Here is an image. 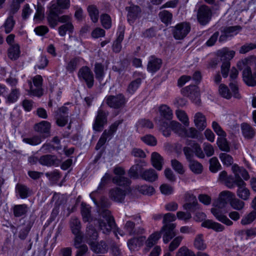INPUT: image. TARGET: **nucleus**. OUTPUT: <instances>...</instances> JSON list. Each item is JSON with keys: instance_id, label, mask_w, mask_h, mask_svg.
Masks as SVG:
<instances>
[{"instance_id": "obj_1", "label": "nucleus", "mask_w": 256, "mask_h": 256, "mask_svg": "<svg viewBox=\"0 0 256 256\" xmlns=\"http://www.w3.org/2000/svg\"><path fill=\"white\" fill-rule=\"evenodd\" d=\"M100 219L98 220L99 228L103 233H109L116 226L114 218L111 215L110 212L107 209L102 210L100 212Z\"/></svg>"}, {"instance_id": "obj_2", "label": "nucleus", "mask_w": 256, "mask_h": 256, "mask_svg": "<svg viewBox=\"0 0 256 256\" xmlns=\"http://www.w3.org/2000/svg\"><path fill=\"white\" fill-rule=\"evenodd\" d=\"M108 112L102 109V106L98 110L96 116L93 124V129L96 132H101L108 122Z\"/></svg>"}, {"instance_id": "obj_3", "label": "nucleus", "mask_w": 256, "mask_h": 256, "mask_svg": "<svg viewBox=\"0 0 256 256\" xmlns=\"http://www.w3.org/2000/svg\"><path fill=\"white\" fill-rule=\"evenodd\" d=\"M42 78L40 75H36L32 78L34 85L31 81H28L30 90L28 94L30 96L40 97L43 94V90L42 88Z\"/></svg>"}, {"instance_id": "obj_4", "label": "nucleus", "mask_w": 256, "mask_h": 256, "mask_svg": "<svg viewBox=\"0 0 256 256\" xmlns=\"http://www.w3.org/2000/svg\"><path fill=\"white\" fill-rule=\"evenodd\" d=\"M196 16L199 24L202 26H205L212 18V10L209 6L202 5L198 8Z\"/></svg>"}, {"instance_id": "obj_5", "label": "nucleus", "mask_w": 256, "mask_h": 256, "mask_svg": "<svg viewBox=\"0 0 256 256\" xmlns=\"http://www.w3.org/2000/svg\"><path fill=\"white\" fill-rule=\"evenodd\" d=\"M78 77L84 80L88 88H91L94 84V76L91 70L87 66L82 67L78 70Z\"/></svg>"}, {"instance_id": "obj_6", "label": "nucleus", "mask_w": 256, "mask_h": 256, "mask_svg": "<svg viewBox=\"0 0 256 256\" xmlns=\"http://www.w3.org/2000/svg\"><path fill=\"white\" fill-rule=\"evenodd\" d=\"M190 25L186 22H180L172 28V34L176 40L184 38L190 32Z\"/></svg>"}, {"instance_id": "obj_7", "label": "nucleus", "mask_w": 256, "mask_h": 256, "mask_svg": "<svg viewBox=\"0 0 256 256\" xmlns=\"http://www.w3.org/2000/svg\"><path fill=\"white\" fill-rule=\"evenodd\" d=\"M172 124L174 128L177 130V133L181 136L188 137L192 138H196L198 137V131L194 128H190L188 129L182 126L178 122H172Z\"/></svg>"}, {"instance_id": "obj_8", "label": "nucleus", "mask_w": 256, "mask_h": 256, "mask_svg": "<svg viewBox=\"0 0 256 256\" xmlns=\"http://www.w3.org/2000/svg\"><path fill=\"white\" fill-rule=\"evenodd\" d=\"M128 191L130 192L131 190L128 188L122 190L118 187H114L109 190L108 196L111 200L116 202L122 203L124 202Z\"/></svg>"}, {"instance_id": "obj_9", "label": "nucleus", "mask_w": 256, "mask_h": 256, "mask_svg": "<svg viewBox=\"0 0 256 256\" xmlns=\"http://www.w3.org/2000/svg\"><path fill=\"white\" fill-rule=\"evenodd\" d=\"M176 224H164L158 232H160V236L162 234L163 242L168 244L172 238L176 236Z\"/></svg>"}, {"instance_id": "obj_10", "label": "nucleus", "mask_w": 256, "mask_h": 256, "mask_svg": "<svg viewBox=\"0 0 256 256\" xmlns=\"http://www.w3.org/2000/svg\"><path fill=\"white\" fill-rule=\"evenodd\" d=\"M183 94L188 97L194 103L199 104L200 102L198 88L196 85L189 86L182 90Z\"/></svg>"}, {"instance_id": "obj_11", "label": "nucleus", "mask_w": 256, "mask_h": 256, "mask_svg": "<svg viewBox=\"0 0 256 256\" xmlns=\"http://www.w3.org/2000/svg\"><path fill=\"white\" fill-rule=\"evenodd\" d=\"M106 104L112 108H119L124 106L126 103V99L122 94H118L116 96H109L104 100Z\"/></svg>"}, {"instance_id": "obj_12", "label": "nucleus", "mask_w": 256, "mask_h": 256, "mask_svg": "<svg viewBox=\"0 0 256 256\" xmlns=\"http://www.w3.org/2000/svg\"><path fill=\"white\" fill-rule=\"evenodd\" d=\"M56 124L60 126H64L68 120V109L62 106L54 112Z\"/></svg>"}, {"instance_id": "obj_13", "label": "nucleus", "mask_w": 256, "mask_h": 256, "mask_svg": "<svg viewBox=\"0 0 256 256\" xmlns=\"http://www.w3.org/2000/svg\"><path fill=\"white\" fill-rule=\"evenodd\" d=\"M234 196V194L230 191H222L219 195L216 206L218 208H222L228 202H230Z\"/></svg>"}, {"instance_id": "obj_14", "label": "nucleus", "mask_w": 256, "mask_h": 256, "mask_svg": "<svg viewBox=\"0 0 256 256\" xmlns=\"http://www.w3.org/2000/svg\"><path fill=\"white\" fill-rule=\"evenodd\" d=\"M156 124L158 126L160 130L162 132L163 135L165 136H168L170 135L171 130H172L177 133V130L174 128V126L172 124V122H169L164 120L155 119Z\"/></svg>"}, {"instance_id": "obj_15", "label": "nucleus", "mask_w": 256, "mask_h": 256, "mask_svg": "<svg viewBox=\"0 0 256 256\" xmlns=\"http://www.w3.org/2000/svg\"><path fill=\"white\" fill-rule=\"evenodd\" d=\"M236 186L238 196L244 200H248L250 193V190L246 187V183L243 180H240L237 182Z\"/></svg>"}, {"instance_id": "obj_16", "label": "nucleus", "mask_w": 256, "mask_h": 256, "mask_svg": "<svg viewBox=\"0 0 256 256\" xmlns=\"http://www.w3.org/2000/svg\"><path fill=\"white\" fill-rule=\"evenodd\" d=\"M50 124L47 121H42L34 126V130L41 134L43 138L50 136Z\"/></svg>"}, {"instance_id": "obj_17", "label": "nucleus", "mask_w": 256, "mask_h": 256, "mask_svg": "<svg viewBox=\"0 0 256 256\" xmlns=\"http://www.w3.org/2000/svg\"><path fill=\"white\" fill-rule=\"evenodd\" d=\"M62 13L56 7L50 6L49 12L46 17L48 24L51 28H54L58 24V14Z\"/></svg>"}, {"instance_id": "obj_18", "label": "nucleus", "mask_w": 256, "mask_h": 256, "mask_svg": "<svg viewBox=\"0 0 256 256\" xmlns=\"http://www.w3.org/2000/svg\"><path fill=\"white\" fill-rule=\"evenodd\" d=\"M251 207L253 210L241 220L240 223L243 226L250 224L256 219V196L252 201Z\"/></svg>"}, {"instance_id": "obj_19", "label": "nucleus", "mask_w": 256, "mask_h": 256, "mask_svg": "<svg viewBox=\"0 0 256 256\" xmlns=\"http://www.w3.org/2000/svg\"><path fill=\"white\" fill-rule=\"evenodd\" d=\"M39 162L42 166H58L60 161L56 156L46 154L40 157Z\"/></svg>"}, {"instance_id": "obj_20", "label": "nucleus", "mask_w": 256, "mask_h": 256, "mask_svg": "<svg viewBox=\"0 0 256 256\" xmlns=\"http://www.w3.org/2000/svg\"><path fill=\"white\" fill-rule=\"evenodd\" d=\"M242 78L244 82L248 86H256L255 72L252 74L251 68L246 66L242 72Z\"/></svg>"}, {"instance_id": "obj_21", "label": "nucleus", "mask_w": 256, "mask_h": 256, "mask_svg": "<svg viewBox=\"0 0 256 256\" xmlns=\"http://www.w3.org/2000/svg\"><path fill=\"white\" fill-rule=\"evenodd\" d=\"M162 64V60L161 59L154 56H151L149 58L147 65L148 71L152 74H154L160 69Z\"/></svg>"}, {"instance_id": "obj_22", "label": "nucleus", "mask_w": 256, "mask_h": 256, "mask_svg": "<svg viewBox=\"0 0 256 256\" xmlns=\"http://www.w3.org/2000/svg\"><path fill=\"white\" fill-rule=\"evenodd\" d=\"M241 130L244 137L246 140L252 139L256 134V130L250 124L243 122L240 126Z\"/></svg>"}, {"instance_id": "obj_23", "label": "nucleus", "mask_w": 256, "mask_h": 256, "mask_svg": "<svg viewBox=\"0 0 256 256\" xmlns=\"http://www.w3.org/2000/svg\"><path fill=\"white\" fill-rule=\"evenodd\" d=\"M128 12V20L130 22H134V21L140 16L141 13L140 8L136 5H132L126 8Z\"/></svg>"}, {"instance_id": "obj_24", "label": "nucleus", "mask_w": 256, "mask_h": 256, "mask_svg": "<svg viewBox=\"0 0 256 256\" xmlns=\"http://www.w3.org/2000/svg\"><path fill=\"white\" fill-rule=\"evenodd\" d=\"M140 177L146 181L152 182L158 180V175L154 170L149 168L142 172Z\"/></svg>"}, {"instance_id": "obj_25", "label": "nucleus", "mask_w": 256, "mask_h": 256, "mask_svg": "<svg viewBox=\"0 0 256 256\" xmlns=\"http://www.w3.org/2000/svg\"><path fill=\"white\" fill-rule=\"evenodd\" d=\"M211 212L216 218L221 222L228 226H231L233 224V222L226 216L224 215L219 209L212 208H211Z\"/></svg>"}, {"instance_id": "obj_26", "label": "nucleus", "mask_w": 256, "mask_h": 256, "mask_svg": "<svg viewBox=\"0 0 256 256\" xmlns=\"http://www.w3.org/2000/svg\"><path fill=\"white\" fill-rule=\"evenodd\" d=\"M111 178V176L110 174L108 173H106L105 174L104 176L101 179V181L100 184H99L98 189L92 192L90 194V197L92 199L93 201L94 202V203L96 204H97L95 196L96 194H98L100 190H104V188L105 187L106 185L107 184L108 181L110 180Z\"/></svg>"}, {"instance_id": "obj_27", "label": "nucleus", "mask_w": 256, "mask_h": 256, "mask_svg": "<svg viewBox=\"0 0 256 256\" xmlns=\"http://www.w3.org/2000/svg\"><path fill=\"white\" fill-rule=\"evenodd\" d=\"M194 120L196 126L200 130H203L206 127V118L202 112H196Z\"/></svg>"}, {"instance_id": "obj_28", "label": "nucleus", "mask_w": 256, "mask_h": 256, "mask_svg": "<svg viewBox=\"0 0 256 256\" xmlns=\"http://www.w3.org/2000/svg\"><path fill=\"white\" fill-rule=\"evenodd\" d=\"M151 161L152 166L158 170H162L164 164L162 157L157 152H153L151 155Z\"/></svg>"}, {"instance_id": "obj_29", "label": "nucleus", "mask_w": 256, "mask_h": 256, "mask_svg": "<svg viewBox=\"0 0 256 256\" xmlns=\"http://www.w3.org/2000/svg\"><path fill=\"white\" fill-rule=\"evenodd\" d=\"M124 30L123 28H120L118 32V36L114 42L112 44V50L114 52H119L122 49L121 43L124 40Z\"/></svg>"}, {"instance_id": "obj_30", "label": "nucleus", "mask_w": 256, "mask_h": 256, "mask_svg": "<svg viewBox=\"0 0 256 256\" xmlns=\"http://www.w3.org/2000/svg\"><path fill=\"white\" fill-rule=\"evenodd\" d=\"M112 182L118 186L130 188V185L131 184V180L128 178L124 176H115L112 178Z\"/></svg>"}, {"instance_id": "obj_31", "label": "nucleus", "mask_w": 256, "mask_h": 256, "mask_svg": "<svg viewBox=\"0 0 256 256\" xmlns=\"http://www.w3.org/2000/svg\"><path fill=\"white\" fill-rule=\"evenodd\" d=\"M202 226L208 228L212 229L217 232H222L224 229V226L222 224L210 220H207L202 222Z\"/></svg>"}, {"instance_id": "obj_32", "label": "nucleus", "mask_w": 256, "mask_h": 256, "mask_svg": "<svg viewBox=\"0 0 256 256\" xmlns=\"http://www.w3.org/2000/svg\"><path fill=\"white\" fill-rule=\"evenodd\" d=\"M218 56L220 58L222 61L229 62L232 59L235 54V52L234 50H229L227 48H224L219 50L217 52Z\"/></svg>"}, {"instance_id": "obj_33", "label": "nucleus", "mask_w": 256, "mask_h": 256, "mask_svg": "<svg viewBox=\"0 0 256 256\" xmlns=\"http://www.w3.org/2000/svg\"><path fill=\"white\" fill-rule=\"evenodd\" d=\"M14 215L15 217L19 218L24 216L28 211V208L26 204L14 205L12 208Z\"/></svg>"}, {"instance_id": "obj_34", "label": "nucleus", "mask_w": 256, "mask_h": 256, "mask_svg": "<svg viewBox=\"0 0 256 256\" xmlns=\"http://www.w3.org/2000/svg\"><path fill=\"white\" fill-rule=\"evenodd\" d=\"M187 144L192 148L193 153H194L196 156L200 158H204V153L198 143L190 140L187 142Z\"/></svg>"}, {"instance_id": "obj_35", "label": "nucleus", "mask_w": 256, "mask_h": 256, "mask_svg": "<svg viewBox=\"0 0 256 256\" xmlns=\"http://www.w3.org/2000/svg\"><path fill=\"white\" fill-rule=\"evenodd\" d=\"M16 190L21 198L24 199L28 197L30 195V190L27 186L18 184L16 186Z\"/></svg>"}, {"instance_id": "obj_36", "label": "nucleus", "mask_w": 256, "mask_h": 256, "mask_svg": "<svg viewBox=\"0 0 256 256\" xmlns=\"http://www.w3.org/2000/svg\"><path fill=\"white\" fill-rule=\"evenodd\" d=\"M160 116L166 120H171L172 118V112L170 108L166 104H162L158 108Z\"/></svg>"}, {"instance_id": "obj_37", "label": "nucleus", "mask_w": 256, "mask_h": 256, "mask_svg": "<svg viewBox=\"0 0 256 256\" xmlns=\"http://www.w3.org/2000/svg\"><path fill=\"white\" fill-rule=\"evenodd\" d=\"M188 162L189 168L192 172L196 174L202 173L203 170V166L202 164L194 159H192Z\"/></svg>"}, {"instance_id": "obj_38", "label": "nucleus", "mask_w": 256, "mask_h": 256, "mask_svg": "<svg viewBox=\"0 0 256 256\" xmlns=\"http://www.w3.org/2000/svg\"><path fill=\"white\" fill-rule=\"evenodd\" d=\"M20 96L19 89L13 88L10 92L6 96V102L7 104H12L16 102Z\"/></svg>"}, {"instance_id": "obj_39", "label": "nucleus", "mask_w": 256, "mask_h": 256, "mask_svg": "<svg viewBox=\"0 0 256 256\" xmlns=\"http://www.w3.org/2000/svg\"><path fill=\"white\" fill-rule=\"evenodd\" d=\"M70 226L73 234H78L81 232V223L78 218L76 217L71 218L70 221Z\"/></svg>"}, {"instance_id": "obj_40", "label": "nucleus", "mask_w": 256, "mask_h": 256, "mask_svg": "<svg viewBox=\"0 0 256 256\" xmlns=\"http://www.w3.org/2000/svg\"><path fill=\"white\" fill-rule=\"evenodd\" d=\"M82 60V59L80 57L72 58L67 64L66 68V70L70 73L73 72L76 70Z\"/></svg>"}, {"instance_id": "obj_41", "label": "nucleus", "mask_w": 256, "mask_h": 256, "mask_svg": "<svg viewBox=\"0 0 256 256\" xmlns=\"http://www.w3.org/2000/svg\"><path fill=\"white\" fill-rule=\"evenodd\" d=\"M158 16L161 21L166 26L170 24L172 20V14L166 10H164L160 12L158 14Z\"/></svg>"}, {"instance_id": "obj_42", "label": "nucleus", "mask_w": 256, "mask_h": 256, "mask_svg": "<svg viewBox=\"0 0 256 256\" xmlns=\"http://www.w3.org/2000/svg\"><path fill=\"white\" fill-rule=\"evenodd\" d=\"M20 53V46L18 44H14L8 50V56L12 60H17Z\"/></svg>"}, {"instance_id": "obj_43", "label": "nucleus", "mask_w": 256, "mask_h": 256, "mask_svg": "<svg viewBox=\"0 0 256 256\" xmlns=\"http://www.w3.org/2000/svg\"><path fill=\"white\" fill-rule=\"evenodd\" d=\"M86 236L91 242L96 240L98 237L97 231L90 224H88L86 227Z\"/></svg>"}, {"instance_id": "obj_44", "label": "nucleus", "mask_w": 256, "mask_h": 256, "mask_svg": "<svg viewBox=\"0 0 256 256\" xmlns=\"http://www.w3.org/2000/svg\"><path fill=\"white\" fill-rule=\"evenodd\" d=\"M92 250L96 253H104L106 252L108 248L105 242L101 241L99 243L91 242Z\"/></svg>"}, {"instance_id": "obj_45", "label": "nucleus", "mask_w": 256, "mask_h": 256, "mask_svg": "<svg viewBox=\"0 0 256 256\" xmlns=\"http://www.w3.org/2000/svg\"><path fill=\"white\" fill-rule=\"evenodd\" d=\"M94 72L96 79L100 82L104 76V66L100 63H96L94 64Z\"/></svg>"}, {"instance_id": "obj_46", "label": "nucleus", "mask_w": 256, "mask_h": 256, "mask_svg": "<svg viewBox=\"0 0 256 256\" xmlns=\"http://www.w3.org/2000/svg\"><path fill=\"white\" fill-rule=\"evenodd\" d=\"M74 26L72 23L64 24L58 28V34L61 36H64L66 35V32L69 34H72L74 31Z\"/></svg>"}, {"instance_id": "obj_47", "label": "nucleus", "mask_w": 256, "mask_h": 256, "mask_svg": "<svg viewBox=\"0 0 256 256\" xmlns=\"http://www.w3.org/2000/svg\"><path fill=\"white\" fill-rule=\"evenodd\" d=\"M90 207L84 202L81 204V213L82 216L83 221L84 222H88L91 218Z\"/></svg>"}, {"instance_id": "obj_48", "label": "nucleus", "mask_w": 256, "mask_h": 256, "mask_svg": "<svg viewBox=\"0 0 256 256\" xmlns=\"http://www.w3.org/2000/svg\"><path fill=\"white\" fill-rule=\"evenodd\" d=\"M52 2L50 7H56L60 12H62V10L67 9L70 7V0H56V2L52 3Z\"/></svg>"}, {"instance_id": "obj_49", "label": "nucleus", "mask_w": 256, "mask_h": 256, "mask_svg": "<svg viewBox=\"0 0 256 256\" xmlns=\"http://www.w3.org/2000/svg\"><path fill=\"white\" fill-rule=\"evenodd\" d=\"M160 232L158 231L152 233L150 236L146 241V245L148 248H151L157 243L158 240L160 238Z\"/></svg>"}, {"instance_id": "obj_50", "label": "nucleus", "mask_w": 256, "mask_h": 256, "mask_svg": "<svg viewBox=\"0 0 256 256\" xmlns=\"http://www.w3.org/2000/svg\"><path fill=\"white\" fill-rule=\"evenodd\" d=\"M194 246L198 250H204L206 248V244L203 239V234L197 235L194 239Z\"/></svg>"}, {"instance_id": "obj_51", "label": "nucleus", "mask_w": 256, "mask_h": 256, "mask_svg": "<svg viewBox=\"0 0 256 256\" xmlns=\"http://www.w3.org/2000/svg\"><path fill=\"white\" fill-rule=\"evenodd\" d=\"M88 11L92 20L94 22H96L99 17V12L97 8L94 5L90 6L88 8Z\"/></svg>"}, {"instance_id": "obj_52", "label": "nucleus", "mask_w": 256, "mask_h": 256, "mask_svg": "<svg viewBox=\"0 0 256 256\" xmlns=\"http://www.w3.org/2000/svg\"><path fill=\"white\" fill-rule=\"evenodd\" d=\"M136 189L141 194L145 195H152L154 192L153 186L148 185L137 186Z\"/></svg>"}, {"instance_id": "obj_53", "label": "nucleus", "mask_w": 256, "mask_h": 256, "mask_svg": "<svg viewBox=\"0 0 256 256\" xmlns=\"http://www.w3.org/2000/svg\"><path fill=\"white\" fill-rule=\"evenodd\" d=\"M217 144L219 148L222 151L228 152L230 150V147L225 137H221L218 139Z\"/></svg>"}, {"instance_id": "obj_54", "label": "nucleus", "mask_w": 256, "mask_h": 256, "mask_svg": "<svg viewBox=\"0 0 256 256\" xmlns=\"http://www.w3.org/2000/svg\"><path fill=\"white\" fill-rule=\"evenodd\" d=\"M14 24L15 22L12 16H9L2 26V28H4L6 34H9L12 32L14 27Z\"/></svg>"}, {"instance_id": "obj_55", "label": "nucleus", "mask_w": 256, "mask_h": 256, "mask_svg": "<svg viewBox=\"0 0 256 256\" xmlns=\"http://www.w3.org/2000/svg\"><path fill=\"white\" fill-rule=\"evenodd\" d=\"M220 168L221 165L216 157H213L210 160V170L212 172H216Z\"/></svg>"}, {"instance_id": "obj_56", "label": "nucleus", "mask_w": 256, "mask_h": 256, "mask_svg": "<svg viewBox=\"0 0 256 256\" xmlns=\"http://www.w3.org/2000/svg\"><path fill=\"white\" fill-rule=\"evenodd\" d=\"M176 115L178 119L181 121L184 124L188 126H189V120L186 114L182 110H177L176 112Z\"/></svg>"}, {"instance_id": "obj_57", "label": "nucleus", "mask_w": 256, "mask_h": 256, "mask_svg": "<svg viewBox=\"0 0 256 256\" xmlns=\"http://www.w3.org/2000/svg\"><path fill=\"white\" fill-rule=\"evenodd\" d=\"M102 26L106 29H109L112 26V21L110 16L106 14H102L100 18Z\"/></svg>"}, {"instance_id": "obj_58", "label": "nucleus", "mask_w": 256, "mask_h": 256, "mask_svg": "<svg viewBox=\"0 0 256 256\" xmlns=\"http://www.w3.org/2000/svg\"><path fill=\"white\" fill-rule=\"evenodd\" d=\"M219 158L224 165L230 166L233 164V158L226 153H220Z\"/></svg>"}, {"instance_id": "obj_59", "label": "nucleus", "mask_w": 256, "mask_h": 256, "mask_svg": "<svg viewBox=\"0 0 256 256\" xmlns=\"http://www.w3.org/2000/svg\"><path fill=\"white\" fill-rule=\"evenodd\" d=\"M218 92L220 95L225 98L230 99L232 98V94L228 88L224 84L220 85Z\"/></svg>"}, {"instance_id": "obj_60", "label": "nucleus", "mask_w": 256, "mask_h": 256, "mask_svg": "<svg viewBox=\"0 0 256 256\" xmlns=\"http://www.w3.org/2000/svg\"><path fill=\"white\" fill-rule=\"evenodd\" d=\"M230 204L231 206L234 210H242L244 206V202L237 198L235 196L230 202Z\"/></svg>"}, {"instance_id": "obj_61", "label": "nucleus", "mask_w": 256, "mask_h": 256, "mask_svg": "<svg viewBox=\"0 0 256 256\" xmlns=\"http://www.w3.org/2000/svg\"><path fill=\"white\" fill-rule=\"evenodd\" d=\"M141 82V79L139 78L132 81L128 86V92L130 94H133L138 88Z\"/></svg>"}, {"instance_id": "obj_62", "label": "nucleus", "mask_w": 256, "mask_h": 256, "mask_svg": "<svg viewBox=\"0 0 256 256\" xmlns=\"http://www.w3.org/2000/svg\"><path fill=\"white\" fill-rule=\"evenodd\" d=\"M23 142L26 144L32 146H36L41 143L42 137L38 136H34L31 138H23Z\"/></svg>"}, {"instance_id": "obj_63", "label": "nucleus", "mask_w": 256, "mask_h": 256, "mask_svg": "<svg viewBox=\"0 0 256 256\" xmlns=\"http://www.w3.org/2000/svg\"><path fill=\"white\" fill-rule=\"evenodd\" d=\"M45 174L49 180L52 182H56L61 177L60 172L57 170H55L52 172H46Z\"/></svg>"}, {"instance_id": "obj_64", "label": "nucleus", "mask_w": 256, "mask_h": 256, "mask_svg": "<svg viewBox=\"0 0 256 256\" xmlns=\"http://www.w3.org/2000/svg\"><path fill=\"white\" fill-rule=\"evenodd\" d=\"M171 164L174 170L180 174H183L184 172V167L182 163L178 160L174 159L171 160Z\"/></svg>"}]
</instances>
